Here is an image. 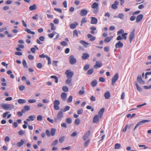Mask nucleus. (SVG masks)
I'll return each instance as SVG.
<instances>
[{"label":"nucleus","mask_w":151,"mask_h":151,"mask_svg":"<svg viewBox=\"0 0 151 151\" xmlns=\"http://www.w3.org/2000/svg\"><path fill=\"white\" fill-rule=\"evenodd\" d=\"M47 120L48 121L50 122L51 123H53L54 122V120L53 119H50V118L49 117H48L47 118Z\"/></svg>","instance_id":"62"},{"label":"nucleus","mask_w":151,"mask_h":151,"mask_svg":"<svg viewBox=\"0 0 151 151\" xmlns=\"http://www.w3.org/2000/svg\"><path fill=\"white\" fill-rule=\"evenodd\" d=\"M22 63L23 64V66L24 67L26 68H28V66L27 65V63L25 60H23L22 61Z\"/></svg>","instance_id":"48"},{"label":"nucleus","mask_w":151,"mask_h":151,"mask_svg":"<svg viewBox=\"0 0 151 151\" xmlns=\"http://www.w3.org/2000/svg\"><path fill=\"white\" fill-rule=\"evenodd\" d=\"M119 4V2L117 1H115L114 4L111 5V7L112 8L114 9H116L118 7L117 5Z\"/></svg>","instance_id":"12"},{"label":"nucleus","mask_w":151,"mask_h":151,"mask_svg":"<svg viewBox=\"0 0 151 151\" xmlns=\"http://www.w3.org/2000/svg\"><path fill=\"white\" fill-rule=\"evenodd\" d=\"M50 78H54L55 79V83H57L58 82V78L57 76H52L50 77Z\"/></svg>","instance_id":"35"},{"label":"nucleus","mask_w":151,"mask_h":151,"mask_svg":"<svg viewBox=\"0 0 151 151\" xmlns=\"http://www.w3.org/2000/svg\"><path fill=\"white\" fill-rule=\"evenodd\" d=\"M124 33V31L122 29H120L117 32V35H120L121 34Z\"/></svg>","instance_id":"33"},{"label":"nucleus","mask_w":151,"mask_h":151,"mask_svg":"<svg viewBox=\"0 0 151 151\" xmlns=\"http://www.w3.org/2000/svg\"><path fill=\"white\" fill-rule=\"evenodd\" d=\"M80 123V119L78 118L76 119L74 122L75 124L77 125H79Z\"/></svg>","instance_id":"38"},{"label":"nucleus","mask_w":151,"mask_h":151,"mask_svg":"<svg viewBox=\"0 0 151 151\" xmlns=\"http://www.w3.org/2000/svg\"><path fill=\"white\" fill-rule=\"evenodd\" d=\"M42 119V116L41 115H39L37 116V121H41Z\"/></svg>","instance_id":"50"},{"label":"nucleus","mask_w":151,"mask_h":151,"mask_svg":"<svg viewBox=\"0 0 151 151\" xmlns=\"http://www.w3.org/2000/svg\"><path fill=\"white\" fill-rule=\"evenodd\" d=\"M56 129H55L52 128L51 129L50 131V134L52 136H54L55 134Z\"/></svg>","instance_id":"31"},{"label":"nucleus","mask_w":151,"mask_h":151,"mask_svg":"<svg viewBox=\"0 0 151 151\" xmlns=\"http://www.w3.org/2000/svg\"><path fill=\"white\" fill-rule=\"evenodd\" d=\"M2 107L6 109H13L14 108V106L12 104H2Z\"/></svg>","instance_id":"4"},{"label":"nucleus","mask_w":151,"mask_h":151,"mask_svg":"<svg viewBox=\"0 0 151 151\" xmlns=\"http://www.w3.org/2000/svg\"><path fill=\"white\" fill-rule=\"evenodd\" d=\"M135 36L134 31H132L129 36V40L130 43H131L133 39L134 38Z\"/></svg>","instance_id":"17"},{"label":"nucleus","mask_w":151,"mask_h":151,"mask_svg":"<svg viewBox=\"0 0 151 151\" xmlns=\"http://www.w3.org/2000/svg\"><path fill=\"white\" fill-rule=\"evenodd\" d=\"M24 108L25 109L26 111H28L30 109V107L29 106H25Z\"/></svg>","instance_id":"59"},{"label":"nucleus","mask_w":151,"mask_h":151,"mask_svg":"<svg viewBox=\"0 0 151 151\" xmlns=\"http://www.w3.org/2000/svg\"><path fill=\"white\" fill-rule=\"evenodd\" d=\"M104 108H103L101 109L98 112V115L99 117L101 118L104 111Z\"/></svg>","instance_id":"19"},{"label":"nucleus","mask_w":151,"mask_h":151,"mask_svg":"<svg viewBox=\"0 0 151 151\" xmlns=\"http://www.w3.org/2000/svg\"><path fill=\"white\" fill-rule=\"evenodd\" d=\"M78 25V24L77 22H75L74 23H72L70 24V26L71 29H74L76 28V26Z\"/></svg>","instance_id":"22"},{"label":"nucleus","mask_w":151,"mask_h":151,"mask_svg":"<svg viewBox=\"0 0 151 151\" xmlns=\"http://www.w3.org/2000/svg\"><path fill=\"white\" fill-rule=\"evenodd\" d=\"M25 87L24 86L21 85L19 87V89L21 91H23L25 89Z\"/></svg>","instance_id":"54"},{"label":"nucleus","mask_w":151,"mask_h":151,"mask_svg":"<svg viewBox=\"0 0 151 151\" xmlns=\"http://www.w3.org/2000/svg\"><path fill=\"white\" fill-rule=\"evenodd\" d=\"M150 121L149 120H143L141 121H140L136 125L135 127H134V130L137 128L139 125H141L142 124L145 123Z\"/></svg>","instance_id":"8"},{"label":"nucleus","mask_w":151,"mask_h":151,"mask_svg":"<svg viewBox=\"0 0 151 151\" xmlns=\"http://www.w3.org/2000/svg\"><path fill=\"white\" fill-rule=\"evenodd\" d=\"M65 138L64 136H62L60 137L59 139V141L61 143H62L64 141Z\"/></svg>","instance_id":"41"},{"label":"nucleus","mask_w":151,"mask_h":151,"mask_svg":"<svg viewBox=\"0 0 151 151\" xmlns=\"http://www.w3.org/2000/svg\"><path fill=\"white\" fill-rule=\"evenodd\" d=\"M85 93V91L83 90H80L78 92V94L80 95H82Z\"/></svg>","instance_id":"63"},{"label":"nucleus","mask_w":151,"mask_h":151,"mask_svg":"<svg viewBox=\"0 0 151 151\" xmlns=\"http://www.w3.org/2000/svg\"><path fill=\"white\" fill-rule=\"evenodd\" d=\"M143 18V15L141 14L138 15L136 18V22L137 23L140 22Z\"/></svg>","instance_id":"18"},{"label":"nucleus","mask_w":151,"mask_h":151,"mask_svg":"<svg viewBox=\"0 0 151 151\" xmlns=\"http://www.w3.org/2000/svg\"><path fill=\"white\" fill-rule=\"evenodd\" d=\"M28 58L31 60H32L34 59V57L31 55H29L28 56Z\"/></svg>","instance_id":"64"},{"label":"nucleus","mask_w":151,"mask_h":151,"mask_svg":"<svg viewBox=\"0 0 151 151\" xmlns=\"http://www.w3.org/2000/svg\"><path fill=\"white\" fill-rule=\"evenodd\" d=\"M50 25L51 27V29L52 30H55L56 29V27H54V25L53 23H50Z\"/></svg>","instance_id":"46"},{"label":"nucleus","mask_w":151,"mask_h":151,"mask_svg":"<svg viewBox=\"0 0 151 151\" xmlns=\"http://www.w3.org/2000/svg\"><path fill=\"white\" fill-rule=\"evenodd\" d=\"M99 81L101 82H104L105 81V79L102 77H100L99 78Z\"/></svg>","instance_id":"60"},{"label":"nucleus","mask_w":151,"mask_h":151,"mask_svg":"<svg viewBox=\"0 0 151 151\" xmlns=\"http://www.w3.org/2000/svg\"><path fill=\"white\" fill-rule=\"evenodd\" d=\"M72 122V119L70 118H68L66 120V122L68 124H71Z\"/></svg>","instance_id":"44"},{"label":"nucleus","mask_w":151,"mask_h":151,"mask_svg":"<svg viewBox=\"0 0 151 151\" xmlns=\"http://www.w3.org/2000/svg\"><path fill=\"white\" fill-rule=\"evenodd\" d=\"M97 84V82L96 80L94 79V80L91 83V86L93 87H95Z\"/></svg>","instance_id":"30"},{"label":"nucleus","mask_w":151,"mask_h":151,"mask_svg":"<svg viewBox=\"0 0 151 151\" xmlns=\"http://www.w3.org/2000/svg\"><path fill=\"white\" fill-rule=\"evenodd\" d=\"M137 81L140 84H143L145 83V82L142 79L141 75H139L137 76Z\"/></svg>","instance_id":"16"},{"label":"nucleus","mask_w":151,"mask_h":151,"mask_svg":"<svg viewBox=\"0 0 151 151\" xmlns=\"http://www.w3.org/2000/svg\"><path fill=\"white\" fill-rule=\"evenodd\" d=\"M77 134V132H73L71 134V136L72 137H75Z\"/></svg>","instance_id":"61"},{"label":"nucleus","mask_w":151,"mask_h":151,"mask_svg":"<svg viewBox=\"0 0 151 151\" xmlns=\"http://www.w3.org/2000/svg\"><path fill=\"white\" fill-rule=\"evenodd\" d=\"M24 141L23 139H21L20 142H19L17 143V145L18 147H21L24 143Z\"/></svg>","instance_id":"28"},{"label":"nucleus","mask_w":151,"mask_h":151,"mask_svg":"<svg viewBox=\"0 0 151 151\" xmlns=\"http://www.w3.org/2000/svg\"><path fill=\"white\" fill-rule=\"evenodd\" d=\"M119 75L118 73H116L112 79V85H113L116 82L118 79Z\"/></svg>","instance_id":"7"},{"label":"nucleus","mask_w":151,"mask_h":151,"mask_svg":"<svg viewBox=\"0 0 151 151\" xmlns=\"http://www.w3.org/2000/svg\"><path fill=\"white\" fill-rule=\"evenodd\" d=\"M110 96V94L109 92L108 91L106 92L104 94V96L106 99H108L109 98Z\"/></svg>","instance_id":"27"},{"label":"nucleus","mask_w":151,"mask_h":151,"mask_svg":"<svg viewBox=\"0 0 151 151\" xmlns=\"http://www.w3.org/2000/svg\"><path fill=\"white\" fill-rule=\"evenodd\" d=\"M127 35V33H124L123 34H122L121 36V35H119L116 38V40L117 41L122 40L123 39L126 40L127 39V37L126 36Z\"/></svg>","instance_id":"2"},{"label":"nucleus","mask_w":151,"mask_h":151,"mask_svg":"<svg viewBox=\"0 0 151 151\" xmlns=\"http://www.w3.org/2000/svg\"><path fill=\"white\" fill-rule=\"evenodd\" d=\"M39 57L41 58H47V57H48V56L47 55H45L44 53L40 55H39Z\"/></svg>","instance_id":"55"},{"label":"nucleus","mask_w":151,"mask_h":151,"mask_svg":"<svg viewBox=\"0 0 151 151\" xmlns=\"http://www.w3.org/2000/svg\"><path fill=\"white\" fill-rule=\"evenodd\" d=\"M37 8V5L35 4H33L32 6H31L29 7V9L30 11H32L35 10Z\"/></svg>","instance_id":"26"},{"label":"nucleus","mask_w":151,"mask_h":151,"mask_svg":"<svg viewBox=\"0 0 151 151\" xmlns=\"http://www.w3.org/2000/svg\"><path fill=\"white\" fill-rule=\"evenodd\" d=\"M17 102L19 104H22L26 103V101L25 99H19L18 100Z\"/></svg>","instance_id":"32"},{"label":"nucleus","mask_w":151,"mask_h":151,"mask_svg":"<svg viewBox=\"0 0 151 151\" xmlns=\"http://www.w3.org/2000/svg\"><path fill=\"white\" fill-rule=\"evenodd\" d=\"M35 118L36 117L35 116L32 115L29 116L28 118L26 119V120L27 121H30V120L33 121Z\"/></svg>","instance_id":"25"},{"label":"nucleus","mask_w":151,"mask_h":151,"mask_svg":"<svg viewBox=\"0 0 151 151\" xmlns=\"http://www.w3.org/2000/svg\"><path fill=\"white\" fill-rule=\"evenodd\" d=\"M93 69H89L87 72V73L88 75H91L93 72Z\"/></svg>","instance_id":"47"},{"label":"nucleus","mask_w":151,"mask_h":151,"mask_svg":"<svg viewBox=\"0 0 151 151\" xmlns=\"http://www.w3.org/2000/svg\"><path fill=\"white\" fill-rule=\"evenodd\" d=\"M124 45L120 41H119L115 44V47L116 48H120L122 47Z\"/></svg>","instance_id":"13"},{"label":"nucleus","mask_w":151,"mask_h":151,"mask_svg":"<svg viewBox=\"0 0 151 151\" xmlns=\"http://www.w3.org/2000/svg\"><path fill=\"white\" fill-rule=\"evenodd\" d=\"M90 68L89 65H86L84 66V69L85 70H87Z\"/></svg>","instance_id":"52"},{"label":"nucleus","mask_w":151,"mask_h":151,"mask_svg":"<svg viewBox=\"0 0 151 151\" xmlns=\"http://www.w3.org/2000/svg\"><path fill=\"white\" fill-rule=\"evenodd\" d=\"M63 90L65 92H67L68 91V88L66 86H63L62 88Z\"/></svg>","instance_id":"34"},{"label":"nucleus","mask_w":151,"mask_h":151,"mask_svg":"<svg viewBox=\"0 0 151 151\" xmlns=\"http://www.w3.org/2000/svg\"><path fill=\"white\" fill-rule=\"evenodd\" d=\"M89 57V55L87 53H83L82 56V58L83 60H86Z\"/></svg>","instance_id":"14"},{"label":"nucleus","mask_w":151,"mask_h":151,"mask_svg":"<svg viewBox=\"0 0 151 151\" xmlns=\"http://www.w3.org/2000/svg\"><path fill=\"white\" fill-rule=\"evenodd\" d=\"M63 117V113L62 111H59L56 117L54 118V122H57L58 121H60Z\"/></svg>","instance_id":"1"},{"label":"nucleus","mask_w":151,"mask_h":151,"mask_svg":"<svg viewBox=\"0 0 151 151\" xmlns=\"http://www.w3.org/2000/svg\"><path fill=\"white\" fill-rule=\"evenodd\" d=\"M91 23L92 24H97L98 22L97 19L95 17H92Z\"/></svg>","instance_id":"15"},{"label":"nucleus","mask_w":151,"mask_h":151,"mask_svg":"<svg viewBox=\"0 0 151 151\" xmlns=\"http://www.w3.org/2000/svg\"><path fill=\"white\" fill-rule=\"evenodd\" d=\"M69 62L71 65H73L76 63L77 60L73 55H70L69 57Z\"/></svg>","instance_id":"5"},{"label":"nucleus","mask_w":151,"mask_h":151,"mask_svg":"<svg viewBox=\"0 0 151 151\" xmlns=\"http://www.w3.org/2000/svg\"><path fill=\"white\" fill-rule=\"evenodd\" d=\"M121 148V145L120 144L116 143L115 145L114 148L115 149H119Z\"/></svg>","instance_id":"36"},{"label":"nucleus","mask_w":151,"mask_h":151,"mask_svg":"<svg viewBox=\"0 0 151 151\" xmlns=\"http://www.w3.org/2000/svg\"><path fill=\"white\" fill-rule=\"evenodd\" d=\"M80 42L85 47H87L88 46V45H89V43L83 40H80Z\"/></svg>","instance_id":"20"},{"label":"nucleus","mask_w":151,"mask_h":151,"mask_svg":"<svg viewBox=\"0 0 151 151\" xmlns=\"http://www.w3.org/2000/svg\"><path fill=\"white\" fill-rule=\"evenodd\" d=\"M25 133V131L22 130H20L18 134L20 135H23Z\"/></svg>","instance_id":"57"},{"label":"nucleus","mask_w":151,"mask_h":151,"mask_svg":"<svg viewBox=\"0 0 151 151\" xmlns=\"http://www.w3.org/2000/svg\"><path fill=\"white\" fill-rule=\"evenodd\" d=\"M99 118L97 115H96L93 118V122L94 123H97L99 121Z\"/></svg>","instance_id":"23"},{"label":"nucleus","mask_w":151,"mask_h":151,"mask_svg":"<svg viewBox=\"0 0 151 151\" xmlns=\"http://www.w3.org/2000/svg\"><path fill=\"white\" fill-rule=\"evenodd\" d=\"M58 140H55L52 143L51 146H52L56 145L58 143Z\"/></svg>","instance_id":"45"},{"label":"nucleus","mask_w":151,"mask_h":151,"mask_svg":"<svg viewBox=\"0 0 151 151\" xmlns=\"http://www.w3.org/2000/svg\"><path fill=\"white\" fill-rule=\"evenodd\" d=\"M124 15L122 13H119L118 14V17L120 19H124Z\"/></svg>","instance_id":"42"},{"label":"nucleus","mask_w":151,"mask_h":151,"mask_svg":"<svg viewBox=\"0 0 151 151\" xmlns=\"http://www.w3.org/2000/svg\"><path fill=\"white\" fill-rule=\"evenodd\" d=\"M72 78H68V79L65 81V83L66 84H69L72 81Z\"/></svg>","instance_id":"40"},{"label":"nucleus","mask_w":151,"mask_h":151,"mask_svg":"<svg viewBox=\"0 0 151 151\" xmlns=\"http://www.w3.org/2000/svg\"><path fill=\"white\" fill-rule=\"evenodd\" d=\"M25 31H27L28 33L31 34L33 35H34L35 34L34 32L31 31L30 29L27 28L25 30Z\"/></svg>","instance_id":"37"},{"label":"nucleus","mask_w":151,"mask_h":151,"mask_svg":"<svg viewBox=\"0 0 151 151\" xmlns=\"http://www.w3.org/2000/svg\"><path fill=\"white\" fill-rule=\"evenodd\" d=\"M67 97V94L65 93H63L61 94V98L63 101H65L66 100Z\"/></svg>","instance_id":"24"},{"label":"nucleus","mask_w":151,"mask_h":151,"mask_svg":"<svg viewBox=\"0 0 151 151\" xmlns=\"http://www.w3.org/2000/svg\"><path fill=\"white\" fill-rule=\"evenodd\" d=\"M98 4L97 3L95 2L92 4L91 6V7L92 9H95V8H98Z\"/></svg>","instance_id":"29"},{"label":"nucleus","mask_w":151,"mask_h":151,"mask_svg":"<svg viewBox=\"0 0 151 151\" xmlns=\"http://www.w3.org/2000/svg\"><path fill=\"white\" fill-rule=\"evenodd\" d=\"M73 100V97L72 96H70L67 100V102L68 103L71 102Z\"/></svg>","instance_id":"39"},{"label":"nucleus","mask_w":151,"mask_h":151,"mask_svg":"<svg viewBox=\"0 0 151 151\" xmlns=\"http://www.w3.org/2000/svg\"><path fill=\"white\" fill-rule=\"evenodd\" d=\"M54 9L55 11H57L60 13H62V10L61 9H58L55 8H54Z\"/></svg>","instance_id":"58"},{"label":"nucleus","mask_w":151,"mask_h":151,"mask_svg":"<svg viewBox=\"0 0 151 151\" xmlns=\"http://www.w3.org/2000/svg\"><path fill=\"white\" fill-rule=\"evenodd\" d=\"M90 141V139H88L86 141L84 144V145L85 147H86L88 145V144L89 143Z\"/></svg>","instance_id":"49"},{"label":"nucleus","mask_w":151,"mask_h":151,"mask_svg":"<svg viewBox=\"0 0 151 151\" xmlns=\"http://www.w3.org/2000/svg\"><path fill=\"white\" fill-rule=\"evenodd\" d=\"M90 131H88L87 132H86L85 134L84 135L83 137V139L84 140H86L88 138V137L90 136Z\"/></svg>","instance_id":"10"},{"label":"nucleus","mask_w":151,"mask_h":151,"mask_svg":"<svg viewBox=\"0 0 151 151\" xmlns=\"http://www.w3.org/2000/svg\"><path fill=\"white\" fill-rule=\"evenodd\" d=\"M88 11L86 9L81 10L80 13V15L81 16H84L86 15L88 13Z\"/></svg>","instance_id":"11"},{"label":"nucleus","mask_w":151,"mask_h":151,"mask_svg":"<svg viewBox=\"0 0 151 151\" xmlns=\"http://www.w3.org/2000/svg\"><path fill=\"white\" fill-rule=\"evenodd\" d=\"M46 134L48 137H50L51 135L50 132L48 129L46 130Z\"/></svg>","instance_id":"53"},{"label":"nucleus","mask_w":151,"mask_h":151,"mask_svg":"<svg viewBox=\"0 0 151 151\" xmlns=\"http://www.w3.org/2000/svg\"><path fill=\"white\" fill-rule=\"evenodd\" d=\"M102 66V63L100 61H96V64L93 66V68H100Z\"/></svg>","instance_id":"9"},{"label":"nucleus","mask_w":151,"mask_h":151,"mask_svg":"<svg viewBox=\"0 0 151 151\" xmlns=\"http://www.w3.org/2000/svg\"><path fill=\"white\" fill-rule=\"evenodd\" d=\"M70 109V107L68 106H66L64 109L63 112H65L69 110Z\"/></svg>","instance_id":"51"},{"label":"nucleus","mask_w":151,"mask_h":151,"mask_svg":"<svg viewBox=\"0 0 151 151\" xmlns=\"http://www.w3.org/2000/svg\"><path fill=\"white\" fill-rule=\"evenodd\" d=\"M135 84L137 90L139 91H141L142 90V88L138 85L137 83H136Z\"/></svg>","instance_id":"43"},{"label":"nucleus","mask_w":151,"mask_h":151,"mask_svg":"<svg viewBox=\"0 0 151 151\" xmlns=\"http://www.w3.org/2000/svg\"><path fill=\"white\" fill-rule=\"evenodd\" d=\"M113 37L111 36L110 37H107L105 38L104 40V42L106 43H108L110 42L111 40L113 39Z\"/></svg>","instance_id":"21"},{"label":"nucleus","mask_w":151,"mask_h":151,"mask_svg":"<svg viewBox=\"0 0 151 151\" xmlns=\"http://www.w3.org/2000/svg\"><path fill=\"white\" fill-rule=\"evenodd\" d=\"M12 0H8L6 2L5 4L7 5H9L12 4Z\"/></svg>","instance_id":"56"},{"label":"nucleus","mask_w":151,"mask_h":151,"mask_svg":"<svg viewBox=\"0 0 151 151\" xmlns=\"http://www.w3.org/2000/svg\"><path fill=\"white\" fill-rule=\"evenodd\" d=\"M54 105V109L55 110H58L59 109V105L60 104V102L59 100H55L53 102Z\"/></svg>","instance_id":"6"},{"label":"nucleus","mask_w":151,"mask_h":151,"mask_svg":"<svg viewBox=\"0 0 151 151\" xmlns=\"http://www.w3.org/2000/svg\"><path fill=\"white\" fill-rule=\"evenodd\" d=\"M67 78H72L74 75V73L70 70H68L66 71L65 73Z\"/></svg>","instance_id":"3"}]
</instances>
